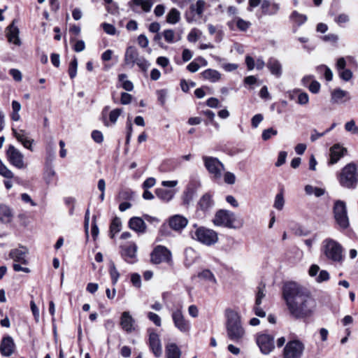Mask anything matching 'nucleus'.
Wrapping results in <instances>:
<instances>
[{
	"mask_svg": "<svg viewBox=\"0 0 358 358\" xmlns=\"http://www.w3.org/2000/svg\"><path fill=\"white\" fill-rule=\"evenodd\" d=\"M305 192L307 195L314 194L316 197H320L326 193L324 188L314 187L311 185H306L304 187Z\"/></svg>",
	"mask_w": 358,
	"mask_h": 358,
	"instance_id": "nucleus-39",
	"label": "nucleus"
},
{
	"mask_svg": "<svg viewBox=\"0 0 358 358\" xmlns=\"http://www.w3.org/2000/svg\"><path fill=\"white\" fill-rule=\"evenodd\" d=\"M197 257L196 251L188 248L185 250V265L186 267L191 266Z\"/></svg>",
	"mask_w": 358,
	"mask_h": 358,
	"instance_id": "nucleus-38",
	"label": "nucleus"
},
{
	"mask_svg": "<svg viewBox=\"0 0 358 358\" xmlns=\"http://www.w3.org/2000/svg\"><path fill=\"white\" fill-rule=\"evenodd\" d=\"M120 324L127 332H131L136 329V322L131 315H122Z\"/></svg>",
	"mask_w": 358,
	"mask_h": 358,
	"instance_id": "nucleus-28",
	"label": "nucleus"
},
{
	"mask_svg": "<svg viewBox=\"0 0 358 358\" xmlns=\"http://www.w3.org/2000/svg\"><path fill=\"white\" fill-rule=\"evenodd\" d=\"M261 8L262 13L264 15H273L278 13L280 7L279 4L276 3L271 2L268 0H264L262 3Z\"/></svg>",
	"mask_w": 358,
	"mask_h": 358,
	"instance_id": "nucleus-32",
	"label": "nucleus"
},
{
	"mask_svg": "<svg viewBox=\"0 0 358 358\" xmlns=\"http://www.w3.org/2000/svg\"><path fill=\"white\" fill-rule=\"evenodd\" d=\"M333 213L336 224L340 229H345L350 225L346 204L343 201L337 200L334 202Z\"/></svg>",
	"mask_w": 358,
	"mask_h": 358,
	"instance_id": "nucleus-6",
	"label": "nucleus"
},
{
	"mask_svg": "<svg viewBox=\"0 0 358 358\" xmlns=\"http://www.w3.org/2000/svg\"><path fill=\"white\" fill-rule=\"evenodd\" d=\"M136 245L130 243L122 248V256L127 262L133 264L136 262Z\"/></svg>",
	"mask_w": 358,
	"mask_h": 358,
	"instance_id": "nucleus-20",
	"label": "nucleus"
},
{
	"mask_svg": "<svg viewBox=\"0 0 358 358\" xmlns=\"http://www.w3.org/2000/svg\"><path fill=\"white\" fill-rule=\"evenodd\" d=\"M194 193V192H193V190L187 189V191L184 193L183 197V203L185 204L189 205L190 203V202L193 199Z\"/></svg>",
	"mask_w": 358,
	"mask_h": 358,
	"instance_id": "nucleus-62",
	"label": "nucleus"
},
{
	"mask_svg": "<svg viewBox=\"0 0 358 358\" xmlns=\"http://www.w3.org/2000/svg\"><path fill=\"white\" fill-rule=\"evenodd\" d=\"M187 223V219L180 215H173L169 219V226L175 231L182 230Z\"/></svg>",
	"mask_w": 358,
	"mask_h": 358,
	"instance_id": "nucleus-24",
	"label": "nucleus"
},
{
	"mask_svg": "<svg viewBox=\"0 0 358 358\" xmlns=\"http://www.w3.org/2000/svg\"><path fill=\"white\" fill-rule=\"evenodd\" d=\"M124 62L127 66L132 68L136 64L142 71L145 72L150 66V63L142 56L134 46H129L126 49Z\"/></svg>",
	"mask_w": 358,
	"mask_h": 358,
	"instance_id": "nucleus-5",
	"label": "nucleus"
},
{
	"mask_svg": "<svg viewBox=\"0 0 358 358\" xmlns=\"http://www.w3.org/2000/svg\"><path fill=\"white\" fill-rule=\"evenodd\" d=\"M176 327L182 331H187L189 329V322L186 320L183 315H173Z\"/></svg>",
	"mask_w": 358,
	"mask_h": 358,
	"instance_id": "nucleus-34",
	"label": "nucleus"
},
{
	"mask_svg": "<svg viewBox=\"0 0 358 358\" xmlns=\"http://www.w3.org/2000/svg\"><path fill=\"white\" fill-rule=\"evenodd\" d=\"M101 26H102L104 31L106 33H107L108 34H110V35L115 34L116 29L113 25L104 22L101 24Z\"/></svg>",
	"mask_w": 358,
	"mask_h": 358,
	"instance_id": "nucleus-57",
	"label": "nucleus"
},
{
	"mask_svg": "<svg viewBox=\"0 0 358 358\" xmlns=\"http://www.w3.org/2000/svg\"><path fill=\"white\" fill-rule=\"evenodd\" d=\"M235 22L237 28L242 31H247L251 25V23L250 22L245 21L240 17H237Z\"/></svg>",
	"mask_w": 358,
	"mask_h": 358,
	"instance_id": "nucleus-46",
	"label": "nucleus"
},
{
	"mask_svg": "<svg viewBox=\"0 0 358 358\" xmlns=\"http://www.w3.org/2000/svg\"><path fill=\"white\" fill-rule=\"evenodd\" d=\"M109 273L113 285H115L119 279L120 273L113 262H110L109 264Z\"/></svg>",
	"mask_w": 358,
	"mask_h": 358,
	"instance_id": "nucleus-44",
	"label": "nucleus"
},
{
	"mask_svg": "<svg viewBox=\"0 0 358 358\" xmlns=\"http://www.w3.org/2000/svg\"><path fill=\"white\" fill-rule=\"evenodd\" d=\"M346 59H348L350 62L354 63L357 65L356 62L351 57H348L347 58L340 57L336 61V69L340 78L345 82H348L352 79L353 73L351 70L346 68Z\"/></svg>",
	"mask_w": 358,
	"mask_h": 358,
	"instance_id": "nucleus-13",
	"label": "nucleus"
},
{
	"mask_svg": "<svg viewBox=\"0 0 358 358\" xmlns=\"http://www.w3.org/2000/svg\"><path fill=\"white\" fill-rule=\"evenodd\" d=\"M266 295V286L264 284H259L257 287V292L256 295V300H255V306L254 308L255 309V313H265L264 310H262L259 308V305L262 303V299Z\"/></svg>",
	"mask_w": 358,
	"mask_h": 358,
	"instance_id": "nucleus-30",
	"label": "nucleus"
},
{
	"mask_svg": "<svg viewBox=\"0 0 358 358\" xmlns=\"http://www.w3.org/2000/svg\"><path fill=\"white\" fill-rule=\"evenodd\" d=\"M201 186V182L197 176L191 177L189 182L187 185V189L193 190L194 192L196 189Z\"/></svg>",
	"mask_w": 358,
	"mask_h": 358,
	"instance_id": "nucleus-51",
	"label": "nucleus"
},
{
	"mask_svg": "<svg viewBox=\"0 0 358 358\" xmlns=\"http://www.w3.org/2000/svg\"><path fill=\"white\" fill-rule=\"evenodd\" d=\"M132 99V96L127 92L121 93L120 102L123 105H127L131 103Z\"/></svg>",
	"mask_w": 358,
	"mask_h": 358,
	"instance_id": "nucleus-64",
	"label": "nucleus"
},
{
	"mask_svg": "<svg viewBox=\"0 0 358 358\" xmlns=\"http://www.w3.org/2000/svg\"><path fill=\"white\" fill-rule=\"evenodd\" d=\"M15 344L13 338L7 336L3 338L0 344V352L4 357H10L14 352Z\"/></svg>",
	"mask_w": 358,
	"mask_h": 358,
	"instance_id": "nucleus-18",
	"label": "nucleus"
},
{
	"mask_svg": "<svg viewBox=\"0 0 358 358\" xmlns=\"http://www.w3.org/2000/svg\"><path fill=\"white\" fill-rule=\"evenodd\" d=\"M323 251L329 260L338 264L343 262V247L337 241L331 238L325 239L323 241Z\"/></svg>",
	"mask_w": 358,
	"mask_h": 358,
	"instance_id": "nucleus-4",
	"label": "nucleus"
},
{
	"mask_svg": "<svg viewBox=\"0 0 358 358\" xmlns=\"http://www.w3.org/2000/svg\"><path fill=\"white\" fill-rule=\"evenodd\" d=\"M227 337L232 341L239 343L242 341L245 332L241 324L238 315H231L227 323Z\"/></svg>",
	"mask_w": 358,
	"mask_h": 358,
	"instance_id": "nucleus-3",
	"label": "nucleus"
},
{
	"mask_svg": "<svg viewBox=\"0 0 358 358\" xmlns=\"http://www.w3.org/2000/svg\"><path fill=\"white\" fill-rule=\"evenodd\" d=\"M203 79L215 83L220 79L221 74L216 70L208 69L201 73Z\"/></svg>",
	"mask_w": 358,
	"mask_h": 358,
	"instance_id": "nucleus-36",
	"label": "nucleus"
},
{
	"mask_svg": "<svg viewBox=\"0 0 358 358\" xmlns=\"http://www.w3.org/2000/svg\"><path fill=\"white\" fill-rule=\"evenodd\" d=\"M236 222V215L231 211L223 209L217 211L213 220V222L215 226L230 229H235L236 227L235 225Z\"/></svg>",
	"mask_w": 358,
	"mask_h": 358,
	"instance_id": "nucleus-7",
	"label": "nucleus"
},
{
	"mask_svg": "<svg viewBox=\"0 0 358 358\" xmlns=\"http://www.w3.org/2000/svg\"><path fill=\"white\" fill-rule=\"evenodd\" d=\"M283 296L292 313H308L315 306V301L310 291L294 282L285 285Z\"/></svg>",
	"mask_w": 358,
	"mask_h": 358,
	"instance_id": "nucleus-1",
	"label": "nucleus"
},
{
	"mask_svg": "<svg viewBox=\"0 0 358 358\" xmlns=\"http://www.w3.org/2000/svg\"><path fill=\"white\" fill-rule=\"evenodd\" d=\"M308 87L312 93L317 94L320 90V84L316 80H312Z\"/></svg>",
	"mask_w": 358,
	"mask_h": 358,
	"instance_id": "nucleus-58",
	"label": "nucleus"
},
{
	"mask_svg": "<svg viewBox=\"0 0 358 358\" xmlns=\"http://www.w3.org/2000/svg\"><path fill=\"white\" fill-rule=\"evenodd\" d=\"M329 279V273L325 270H322L320 272L319 275L316 278L317 282H322L324 281H327Z\"/></svg>",
	"mask_w": 358,
	"mask_h": 358,
	"instance_id": "nucleus-61",
	"label": "nucleus"
},
{
	"mask_svg": "<svg viewBox=\"0 0 358 358\" xmlns=\"http://www.w3.org/2000/svg\"><path fill=\"white\" fill-rule=\"evenodd\" d=\"M122 227V222L119 217H115L110 224V230L112 234H117L120 231Z\"/></svg>",
	"mask_w": 358,
	"mask_h": 358,
	"instance_id": "nucleus-45",
	"label": "nucleus"
},
{
	"mask_svg": "<svg viewBox=\"0 0 358 358\" xmlns=\"http://www.w3.org/2000/svg\"><path fill=\"white\" fill-rule=\"evenodd\" d=\"M92 138L97 143H101L103 141V134L98 130H94L92 132Z\"/></svg>",
	"mask_w": 358,
	"mask_h": 358,
	"instance_id": "nucleus-59",
	"label": "nucleus"
},
{
	"mask_svg": "<svg viewBox=\"0 0 358 358\" xmlns=\"http://www.w3.org/2000/svg\"><path fill=\"white\" fill-rule=\"evenodd\" d=\"M206 6L203 0H198L196 3L190 5L189 8L185 14V19L187 22L192 23L196 20L195 16L201 17Z\"/></svg>",
	"mask_w": 358,
	"mask_h": 358,
	"instance_id": "nucleus-15",
	"label": "nucleus"
},
{
	"mask_svg": "<svg viewBox=\"0 0 358 358\" xmlns=\"http://www.w3.org/2000/svg\"><path fill=\"white\" fill-rule=\"evenodd\" d=\"M129 227L131 229L141 234L146 231V224L144 220L139 217H133L129 221Z\"/></svg>",
	"mask_w": 358,
	"mask_h": 358,
	"instance_id": "nucleus-27",
	"label": "nucleus"
},
{
	"mask_svg": "<svg viewBox=\"0 0 358 358\" xmlns=\"http://www.w3.org/2000/svg\"><path fill=\"white\" fill-rule=\"evenodd\" d=\"M122 113V110L121 108H115L111 110L109 113V124H115Z\"/></svg>",
	"mask_w": 358,
	"mask_h": 358,
	"instance_id": "nucleus-50",
	"label": "nucleus"
},
{
	"mask_svg": "<svg viewBox=\"0 0 358 358\" xmlns=\"http://www.w3.org/2000/svg\"><path fill=\"white\" fill-rule=\"evenodd\" d=\"M151 262L155 264L162 262L170 263L172 262L171 251L163 245L156 246L150 255Z\"/></svg>",
	"mask_w": 358,
	"mask_h": 358,
	"instance_id": "nucleus-12",
	"label": "nucleus"
},
{
	"mask_svg": "<svg viewBox=\"0 0 358 358\" xmlns=\"http://www.w3.org/2000/svg\"><path fill=\"white\" fill-rule=\"evenodd\" d=\"M127 76L125 73H122L118 76V80L122 83V87L126 91L131 92L134 89L133 83L128 80H125Z\"/></svg>",
	"mask_w": 358,
	"mask_h": 358,
	"instance_id": "nucleus-42",
	"label": "nucleus"
},
{
	"mask_svg": "<svg viewBox=\"0 0 358 358\" xmlns=\"http://www.w3.org/2000/svg\"><path fill=\"white\" fill-rule=\"evenodd\" d=\"M193 238L206 245H212L218 241L217 234L214 230L204 227H198Z\"/></svg>",
	"mask_w": 358,
	"mask_h": 358,
	"instance_id": "nucleus-11",
	"label": "nucleus"
},
{
	"mask_svg": "<svg viewBox=\"0 0 358 358\" xmlns=\"http://www.w3.org/2000/svg\"><path fill=\"white\" fill-rule=\"evenodd\" d=\"M198 209L206 213L209 211L214 206L213 196L209 193L204 194L198 201Z\"/></svg>",
	"mask_w": 358,
	"mask_h": 358,
	"instance_id": "nucleus-23",
	"label": "nucleus"
},
{
	"mask_svg": "<svg viewBox=\"0 0 358 358\" xmlns=\"http://www.w3.org/2000/svg\"><path fill=\"white\" fill-rule=\"evenodd\" d=\"M182 352L174 343H167L165 346L166 358H180Z\"/></svg>",
	"mask_w": 358,
	"mask_h": 358,
	"instance_id": "nucleus-31",
	"label": "nucleus"
},
{
	"mask_svg": "<svg viewBox=\"0 0 358 358\" xmlns=\"http://www.w3.org/2000/svg\"><path fill=\"white\" fill-rule=\"evenodd\" d=\"M148 331L150 332L148 339L150 350L156 357H159L162 355V348L159 336L157 334L151 332L150 329Z\"/></svg>",
	"mask_w": 358,
	"mask_h": 358,
	"instance_id": "nucleus-16",
	"label": "nucleus"
},
{
	"mask_svg": "<svg viewBox=\"0 0 358 358\" xmlns=\"http://www.w3.org/2000/svg\"><path fill=\"white\" fill-rule=\"evenodd\" d=\"M9 74L13 77L15 81H21L22 76L21 72L16 69H11L9 71Z\"/></svg>",
	"mask_w": 358,
	"mask_h": 358,
	"instance_id": "nucleus-63",
	"label": "nucleus"
},
{
	"mask_svg": "<svg viewBox=\"0 0 358 358\" xmlns=\"http://www.w3.org/2000/svg\"><path fill=\"white\" fill-rule=\"evenodd\" d=\"M272 75L280 78L282 75V66L280 62L273 57L270 58L266 64Z\"/></svg>",
	"mask_w": 358,
	"mask_h": 358,
	"instance_id": "nucleus-29",
	"label": "nucleus"
},
{
	"mask_svg": "<svg viewBox=\"0 0 358 358\" xmlns=\"http://www.w3.org/2000/svg\"><path fill=\"white\" fill-rule=\"evenodd\" d=\"M162 36L168 43H174L181 40V35L176 34L175 31L171 29H165L162 32Z\"/></svg>",
	"mask_w": 358,
	"mask_h": 358,
	"instance_id": "nucleus-35",
	"label": "nucleus"
},
{
	"mask_svg": "<svg viewBox=\"0 0 358 358\" xmlns=\"http://www.w3.org/2000/svg\"><path fill=\"white\" fill-rule=\"evenodd\" d=\"M347 150L339 144H335L330 148V164H334L344 155Z\"/></svg>",
	"mask_w": 358,
	"mask_h": 358,
	"instance_id": "nucleus-25",
	"label": "nucleus"
},
{
	"mask_svg": "<svg viewBox=\"0 0 358 358\" xmlns=\"http://www.w3.org/2000/svg\"><path fill=\"white\" fill-rule=\"evenodd\" d=\"M264 119L262 114L255 115L251 120V125L253 128H257Z\"/></svg>",
	"mask_w": 358,
	"mask_h": 358,
	"instance_id": "nucleus-56",
	"label": "nucleus"
},
{
	"mask_svg": "<svg viewBox=\"0 0 358 358\" xmlns=\"http://www.w3.org/2000/svg\"><path fill=\"white\" fill-rule=\"evenodd\" d=\"M77 68H78V60L76 57H74L72 61L70 62L69 67V74L71 79H73L77 74Z\"/></svg>",
	"mask_w": 358,
	"mask_h": 358,
	"instance_id": "nucleus-49",
	"label": "nucleus"
},
{
	"mask_svg": "<svg viewBox=\"0 0 358 358\" xmlns=\"http://www.w3.org/2000/svg\"><path fill=\"white\" fill-rule=\"evenodd\" d=\"M198 278L206 282L216 284L217 280L213 273L209 269H204L199 273Z\"/></svg>",
	"mask_w": 358,
	"mask_h": 358,
	"instance_id": "nucleus-41",
	"label": "nucleus"
},
{
	"mask_svg": "<svg viewBox=\"0 0 358 358\" xmlns=\"http://www.w3.org/2000/svg\"><path fill=\"white\" fill-rule=\"evenodd\" d=\"M350 99L349 92L340 88L334 90L331 94V101L333 103H341Z\"/></svg>",
	"mask_w": 358,
	"mask_h": 358,
	"instance_id": "nucleus-22",
	"label": "nucleus"
},
{
	"mask_svg": "<svg viewBox=\"0 0 358 358\" xmlns=\"http://www.w3.org/2000/svg\"><path fill=\"white\" fill-rule=\"evenodd\" d=\"M204 166L214 180H220L224 170V164L216 157L203 156Z\"/></svg>",
	"mask_w": 358,
	"mask_h": 358,
	"instance_id": "nucleus-10",
	"label": "nucleus"
},
{
	"mask_svg": "<svg viewBox=\"0 0 358 358\" xmlns=\"http://www.w3.org/2000/svg\"><path fill=\"white\" fill-rule=\"evenodd\" d=\"M0 175L3 177L11 179L14 178V174L2 162V161L0 159ZM15 180L17 181L18 180V178H15Z\"/></svg>",
	"mask_w": 358,
	"mask_h": 358,
	"instance_id": "nucleus-43",
	"label": "nucleus"
},
{
	"mask_svg": "<svg viewBox=\"0 0 358 358\" xmlns=\"http://www.w3.org/2000/svg\"><path fill=\"white\" fill-rule=\"evenodd\" d=\"M8 162L18 169H26L28 164L24 161V155L14 145H9L6 151Z\"/></svg>",
	"mask_w": 358,
	"mask_h": 358,
	"instance_id": "nucleus-9",
	"label": "nucleus"
},
{
	"mask_svg": "<svg viewBox=\"0 0 358 358\" xmlns=\"http://www.w3.org/2000/svg\"><path fill=\"white\" fill-rule=\"evenodd\" d=\"M12 131L15 138L21 143L25 148L33 151L32 144L34 141L29 138L28 133L25 130H17L16 129L12 128Z\"/></svg>",
	"mask_w": 358,
	"mask_h": 358,
	"instance_id": "nucleus-17",
	"label": "nucleus"
},
{
	"mask_svg": "<svg viewBox=\"0 0 358 358\" xmlns=\"http://www.w3.org/2000/svg\"><path fill=\"white\" fill-rule=\"evenodd\" d=\"M6 36L10 43H13L16 45H20L19 29L15 25L14 21L7 27Z\"/></svg>",
	"mask_w": 358,
	"mask_h": 358,
	"instance_id": "nucleus-26",
	"label": "nucleus"
},
{
	"mask_svg": "<svg viewBox=\"0 0 358 358\" xmlns=\"http://www.w3.org/2000/svg\"><path fill=\"white\" fill-rule=\"evenodd\" d=\"M155 193L157 196L160 199L164 201H169L173 198L175 191L163 188H158L156 189Z\"/></svg>",
	"mask_w": 358,
	"mask_h": 358,
	"instance_id": "nucleus-37",
	"label": "nucleus"
},
{
	"mask_svg": "<svg viewBox=\"0 0 358 358\" xmlns=\"http://www.w3.org/2000/svg\"><path fill=\"white\" fill-rule=\"evenodd\" d=\"M285 200L283 194L282 192H280L277 194L275 196L273 207L278 210H281L283 208Z\"/></svg>",
	"mask_w": 358,
	"mask_h": 358,
	"instance_id": "nucleus-47",
	"label": "nucleus"
},
{
	"mask_svg": "<svg viewBox=\"0 0 358 358\" xmlns=\"http://www.w3.org/2000/svg\"><path fill=\"white\" fill-rule=\"evenodd\" d=\"M13 218L12 209L4 204L0 205V221L3 223H10Z\"/></svg>",
	"mask_w": 358,
	"mask_h": 358,
	"instance_id": "nucleus-33",
	"label": "nucleus"
},
{
	"mask_svg": "<svg viewBox=\"0 0 358 358\" xmlns=\"http://www.w3.org/2000/svg\"><path fill=\"white\" fill-rule=\"evenodd\" d=\"M155 0H131L128 5L134 12L138 13L137 7L141 6L145 13H148L154 4Z\"/></svg>",
	"mask_w": 358,
	"mask_h": 358,
	"instance_id": "nucleus-19",
	"label": "nucleus"
},
{
	"mask_svg": "<svg viewBox=\"0 0 358 358\" xmlns=\"http://www.w3.org/2000/svg\"><path fill=\"white\" fill-rule=\"evenodd\" d=\"M256 342L260 349V351L264 355L270 354L275 348L274 338L268 334H262L257 335Z\"/></svg>",
	"mask_w": 358,
	"mask_h": 358,
	"instance_id": "nucleus-14",
	"label": "nucleus"
},
{
	"mask_svg": "<svg viewBox=\"0 0 358 358\" xmlns=\"http://www.w3.org/2000/svg\"><path fill=\"white\" fill-rule=\"evenodd\" d=\"M340 185L345 189H354L358 185V166L355 162L347 164L337 176Z\"/></svg>",
	"mask_w": 358,
	"mask_h": 358,
	"instance_id": "nucleus-2",
	"label": "nucleus"
},
{
	"mask_svg": "<svg viewBox=\"0 0 358 358\" xmlns=\"http://www.w3.org/2000/svg\"><path fill=\"white\" fill-rule=\"evenodd\" d=\"M345 129L354 134H358V127L356 125L354 120H351L345 123Z\"/></svg>",
	"mask_w": 358,
	"mask_h": 358,
	"instance_id": "nucleus-52",
	"label": "nucleus"
},
{
	"mask_svg": "<svg viewBox=\"0 0 358 358\" xmlns=\"http://www.w3.org/2000/svg\"><path fill=\"white\" fill-rule=\"evenodd\" d=\"M294 93H299L298 94V99H297V103L300 105H306L309 101V96L308 94L306 92H301L300 90H296L294 91Z\"/></svg>",
	"mask_w": 358,
	"mask_h": 358,
	"instance_id": "nucleus-48",
	"label": "nucleus"
},
{
	"mask_svg": "<svg viewBox=\"0 0 358 358\" xmlns=\"http://www.w3.org/2000/svg\"><path fill=\"white\" fill-rule=\"evenodd\" d=\"M27 253L28 250L26 248L21 246L18 248L11 250L9 256L16 262H20L22 264H27L28 262L26 259Z\"/></svg>",
	"mask_w": 358,
	"mask_h": 358,
	"instance_id": "nucleus-21",
	"label": "nucleus"
},
{
	"mask_svg": "<svg viewBox=\"0 0 358 358\" xmlns=\"http://www.w3.org/2000/svg\"><path fill=\"white\" fill-rule=\"evenodd\" d=\"M305 350L304 344L299 340L288 341L282 350V358H302Z\"/></svg>",
	"mask_w": 358,
	"mask_h": 358,
	"instance_id": "nucleus-8",
	"label": "nucleus"
},
{
	"mask_svg": "<svg viewBox=\"0 0 358 358\" xmlns=\"http://www.w3.org/2000/svg\"><path fill=\"white\" fill-rule=\"evenodd\" d=\"M277 134L278 131L276 129L268 128L263 131L262 137L264 141H267L270 139L272 136H276Z\"/></svg>",
	"mask_w": 358,
	"mask_h": 358,
	"instance_id": "nucleus-53",
	"label": "nucleus"
},
{
	"mask_svg": "<svg viewBox=\"0 0 358 358\" xmlns=\"http://www.w3.org/2000/svg\"><path fill=\"white\" fill-rule=\"evenodd\" d=\"M180 20V13L175 8H171L167 15L166 22L169 24H175Z\"/></svg>",
	"mask_w": 358,
	"mask_h": 358,
	"instance_id": "nucleus-40",
	"label": "nucleus"
},
{
	"mask_svg": "<svg viewBox=\"0 0 358 358\" xmlns=\"http://www.w3.org/2000/svg\"><path fill=\"white\" fill-rule=\"evenodd\" d=\"M287 155V154L285 151L280 152L278 154V160L275 162V166L278 167L284 164L286 161Z\"/></svg>",
	"mask_w": 358,
	"mask_h": 358,
	"instance_id": "nucleus-60",
	"label": "nucleus"
},
{
	"mask_svg": "<svg viewBox=\"0 0 358 358\" xmlns=\"http://www.w3.org/2000/svg\"><path fill=\"white\" fill-rule=\"evenodd\" d=\"M334 21L339 25L347 23L350 21V17L348 15L345 13L339 14L337 17H335Z\"/></svg>",
	"mask_w": 358,
	"mask_h": 358,
	"instance_id": "nucleus-54",
	"label": "nucleus"
},
{
	"mask_svg": "<svg viewBox=\"0 0 358 358\" xmlns=\"http://www.w3.org/2000/svg\"><path fill=\"white\" fill-rule=\"evenodd\" d=\"M224 180L227 184L234 185L236 182V176L233 173L227 171L224 174Z\"/></svg>",
	"mask_w": 358,
	"mask_h": 358,
	"instance_id": "nucleus-55",
	"label": "nucleus"
}]
</instances>
